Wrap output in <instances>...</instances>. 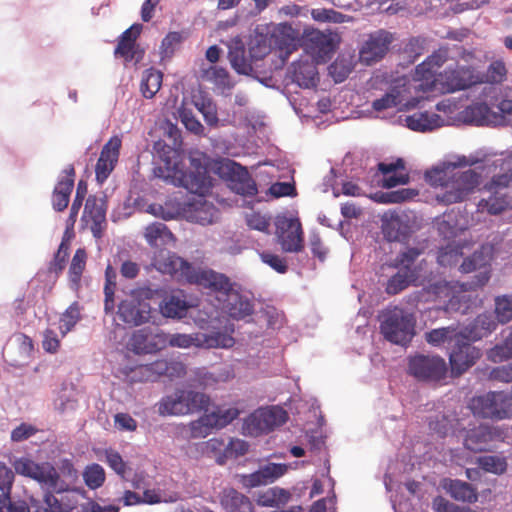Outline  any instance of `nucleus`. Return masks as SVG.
I'll list each match as a JSON object with an SVG mask.
<instances>
[{"mask_svg": "<svg viewBox=\"0 0 512 512\" xmlns=\"http://www.w3.org/2000/svg\"><path fill=\"white\" fill-rule=\"evenodd\" d=\"M122 139L120 136H112L102 147L95 165V178L99 184H103L114 171L120 156Z\"/></svg>", "mask_w": 512, "mask_h": 512, "instance_id": "nucleus-17", "label": "nucleus"}, {"mask_svg": "<svg viewBox=\"0 0 512 512\" xmlns=\"http://www.w3.org/2000/svg\"><path fill=\"white\" fill-rule=\"evenodd\" d=\"M106 211L107 204L103 198L90 195L86 199L81 221L84 222L87 227H89L96 239H100L103 236L104 230L106 229Z\"/></svg>", "mask_w": 512, "mask_h": 512, "instance_id": "nucleus-18", "label": "nucleus"}, {"mask_svg": "<svg viewBox=\"0 0 512 512\" xmlns=\"http://www.w3.org/2000/svg\"><path fill=\"white\" fill-rule=\"evenodd\" d=\"M379 171L385 176L383 179V186L386 188H393L397 185H404L409 182V175L407 173H396L399 170L405 169L403 159L398 158L392 163H379Z\"/></svg>", "mask_w": 512, "mask_h": 512, "instance_id": "nucleus-32", "label": "nucleus"}, {"mask_svg": "<svg viewBox=\"0 0 512 512\" xmlns=\"http://www.w3.org/2000/svg\"><path fill=\"white\" fill-rule=\"evenodd\" d=\"M190 284H196L210 292L215 293L219 300L229 296L237 287V284L220 272L212 269H197Z\"/></svg>", "mask_w": 512, "mask_h": 512, "instance_id": "nucleus-14", "label": "nucleus"}, {"mask_svg": "<svg viewBox=\"0 0 512 512\" xmlns=\"http://www.w3.org/2000/svg\"><path fill=\"white\" fill-rule=\"evenodd\" d=\"M229 60L234 70L243 75H249L253 68L250 61L245 57L243 48H235L229 52Z\"/></svg>", "mask_w": 512, "mask_h": 512, "instance_id": "nucleus-57", "label": "nucleus"}, {"mask_svg": "<svg viewBox=\"0 0 512 512\" xmlns=\"http://www.w3.org/2000/svg\"><path fill=\"white\" fill-rule=\"evenodd\" d=\"M159 307L164 317L181 319L186 316L189 305L183 295L172 294L165 297Z\"/></svg>", "mask_w": 512, "mask_h": 512, "instance_id": "nucleus-37", "label": "nucleus"}, {"mask_svg": "<svg viewBox=\"0 0 512 512\" xmlns=\"http://www.w3.org/2000/svg\"><path fill=\"white\" fill-rule=\"evenodd\" d=\"M505 391H490L471 399L469 408L475 416L494 420L512 417V404Z\"/></svg>", "mask_w": 512, "mask_h": 512, "instance_id": "nucleus-6", "label": "nucleus"}, {"mask_svg": "<svg viewBox=\"0 0 512 512\" xmlns=\"http://www.w3.org/2000/svg\"><path fill=\"white\" fill-rule=\"evenodd\" d=\"M461 119L467 124L483 126L492 121V112L486 103L476 102L467 106L461 112Z\"/></svg>", "mask_w": 512, "mask_h": 512, "instance_id": "nucleus-36", "label": "nucleus"}, {"mask_svg": "<svg viewBox=\"0 0 512 512\" xmlns=\"http://www.w3.org/2000/svg\"><path fill=\"white\" fill-rule=\"evenodd\" d=\"M276 234L285 252L298 253L304 248L303 229L298 218L277 217Z\"/></svg>", "mask_w": 512, "mask_h": 512, "instance_id": "nucleus-12", "label": "nucleus"}, {"mask_svg": "<svg viewBox=\"0 0 512 512\" xmlns=\"http://www.w3.org/2000/svg\"><path fill=\"white\" fill-rule=\"evenodd\" d=\"M446 372V362L439 356L417 355L409 361V373L418 379L440 380Z\"/></svg>", "mask_w": 512, "mask_h": 512, "instance_id": "nucleus-16", "label": "nucleus"}, {"mask_svg": "<svg viewBox=\"0 0 512 512\" xmlns=\"http://www.w3.org/2000/svg\"><path fill=\"white\" fill-rule=\"evenodd\" d=\"M400 105H402V99L400 91L397 88H392L388 93L374 100L372 103V107L376 111H383Z\"/></svg>", "mask_w": 512, "mask_h": 512, "instance_id": "nucleus-58", "label": "nucleus"}, {"mask_svg": "<svg viewBox=\"0 0 512 512\" xmlns=\"http://www.w3.org/2000/svg\"><path fill=\"white\" fill-rule=\"evenodd\" d=\"M288 469L289 465L287 464L268 463L253 473L241 475L240 483L247 489L265 486L284 476Z\"/></svg>", "mask_w": 512, "mask_h": 512, "instance_id": "nucleus-22", "label": "nucleus"}, {"mask_svg": "<svg viewBox=\"0 0 512 512\" xmlns=\"http://www.w3.org/2000/svg\"><path fill=\"white\" fill-rule=\"evenodd\" d=\"M81 319L80 308L77 302L72 303L61 315L59 330L62 336L70 332Z\"/></svg>", "mask_w": 512, "mask_h": 512, "instance_id": "nucleus-54", "label": "nucleus"}, {"mask_svg": "<svg viewBox=\"0 0 512 512\" xmlns=\"http://www.w3.org/2000/svg\"><path fill=\"white\" fill-rule=\"evenodd\" d=\"M415 318L402 308L394 307L382 314L380 332L384 338L397 345H406L411 341L415 332Z\"/></svg>", "mask_w": 512, "mask_h": 512, "instance_id": "nucleus-5", "label": "nucleus"}, {"mask_svg": "<svg viewBox=\"0 0 512 512\" xmlns=\"http://www.w3.org/2000/svg\"><path fill=\"white\" fill-rule=\"evenodd\" d=\"M5 496L6 512H71L77 504L72 494L64 492H46L42 499L31 496L28 502H12L9 495Z\"/></svg>", "mask_w": 512, "mask_h": 512, "instance_id": "nucleus-3", "label": "nucleus"}, {"mask_svg": "<svg viewBox=\"0 0 512 512\" xmlns=\"http://www.w3.org/2000/svg\"><path fill=\"white\" fill-rule=\"evenodd\" d=\"M69 244L68 240L64 236L59 248L54 256L53 261L50 263L49 271L55 274H60L65 268L66 258L68 256Z\"/></svg>", "mask_w": 512, "mask_h": 512, "instance_id": "nucleus-61", "label": "nucleus"}, {"mask_svg": "<svg viewBox=\"0 0 512 512\" xmlns=\"http://www.w3.org/2000/svg\"><path fill=\"white\" fill-rule=\"evenodd\" d=\"M117 314L124 323L138 326L149 321L151 307L145 300L130 295L119 303Z\"/></svg>", "mask_w": 512, "mask_h": 512, "instance_id": "nucleus-20", "label": "nucleus"}, {"mask_svg": "<svg viewBox=\"0 0 512 512\" xmlns=\"http://www.w3.org/2000/svg\"><path fill=\"white\" fill-rule=\"evenodd\" d=\"M508 70L503 60L492 61L484 73H478V84L500 85L507 80Z\"/></svg>", "mask_w": 512, "mask_h": 512, "instance_id": "nucleus-39", "label": "nucleus"}, {"mask_svg": "<svg viewBox=\"0 0 512 512\" xmlns=\"http://www.w3.org/2000/svg\"><path fill=\"white\" fill-rule=\"evenodd\" d=\"M105 458L108 466L120 477L124 478L127 472V464L119 452L113 449L105 450Z\"/></svg>", "mask_w": 512, "mask_h": 512, "instance_id": "nucleus-64", "label": "nucleus"}, {"mask_svg": "<svg viewBox=\"0 0 512 512\" xmlns=\"http://www.w3.org/2000/svg\"><path fill=\"white\" fill-rule=\"evenodd\" d=\"M463 256V245L451 242L441 247L437 254V262L443 267L455 266Z\"/></svg>", "mask_w": 512, "mask_h": 512, "instance_id": "nucleus-46", "label": "nucleus"}, {"mask_svg": "<svg viewBox=\"0 0 512 512\" xmlns=\"http://www.w3.org/2000/svg\"><path fill=\"white\" fill-rule=\"evenodd\" d=\"M159 364L158 359L148 364L138 365L131 368L129 379L131 382H155L160 376V370L156 367Z\"/></svg>", "mask_w": 512, "mask_h": 512, "instance_id": "nucleus-42", "label": "nucleus"}, {"mask_svg": "<svg viewBox=\"0 0 512 512\" xmlns=\"http://www.w3.org/2000/svg\"><path fill=\"white\" fill-rule=\"evenodd\" d=\"M495 314L501 324L512 321V296L502 295L495 298Z\"/></svg>", "mask_w": 512, "mask_h": 512, "instance_id": "nucleus-56", "label": "nucleus"}, {"mask_svg": "<svg viewBox=\"0 0 512 512\" xmlns=\"http://www.w3.org/2000/svg\"><path fill=\"white\" fill-rule=\"evenodd\" d=\"M144 236L150 245L155 246L158 239L171 237L172 234L164 223L155 222L145 228Z\"/></svg>", "mask_w": 512, "mask_h": 512, "instance_id": "nucleus-59", "label": "nucleus"}, {"mask_svg": "<svg viewBox=\"0 0 512 512\" xmlns=\"http://www.w3.org/2000/svg\"><path fill=\"white\" fill-rule=\"evenodd\" d=\"M443 93H453L478 84V72L472 66L448 67L437 79Z\"/></svg>", "mask_w": 512, "mask_h": 512, "instance_id": "nucleus-11", "label": "nucleus"}, {"mask_svg": "<svg viewBox=\"0 0 512 512\" xmlns=\"http://www.w3.org/2000/svg\"><path fill=\"white\" fill-rule=\"evenodd\" d=\"M183 38L180 32H169L162 40L160 54L162 58H170L176 47L182 42Z\"/></svg>", "mask_w": 512, "mask_h": 512, "instance_id": "nucleus-63", "label": "nucleus"}, {"mask_svg": "<svg viewBox=\"0 0 512 512\" xmlns=\"http://www.w3.org/2000/svg\"><path fill=\"white\" fill-rule=\"evenodd\" d=\"M240 413L241 411L235 407L227 409L217 408L211 413L205 414V420L208 421L212 427L221 429L235 420Z\"/></svg>", "mask_w": 512, "mask_h": 512, "instance_id": "nucleus-43", "label": "nucleus"}, {"mask_svg": "<svg viewBox=\"0 0 512 512\" xmlns=\"http://www.w3.org/2000/svg\"><path fill=\"white\" fill-rule=\"evenodd\" d=\"M222 309L233 319L240 320L254 311V305L245 296H243L237 288L222 299Z\"/></svg>", "mask_w": 512, "mask_h": 512, "instance_id": "nucleus-27", "label": "nucleus"}, {"mask_svg": "<svg viewBox=\"0 0 512 512\" xmlns=\"http://www.w3.org/2000/svg\"><path fill=\"white\" fill-rule=\"evenodd\" d=\"M461 334L462 332H459L456 328L449 326L432 329L425 334V339L433 346H440L444 343H448L449 346H451L456 341V337Z\"/></svg>", "mask_w": 512, "mask_h": 512, "instance_id": "nucleus-44", "label": "nucleus"}, {"mask_svg": "<svg viewBox=\"0 0 512 512\" xmlns=\"http://www.w3.org/2000/svg\"><path fill=\"white\" fill-rule=\"evenodd\" d=\"M394 38L392 33L386 30H378L371 33L359 50L360 62L372 65L384 58Z\"/></svg>", "mask_w": 512, "mask_h": 512, "instance_id": "nucleus-15", "label": "nucleus"}, {"mask_svg": "<svg viewBox=\"0 0 512 512\" xmlns=\"http://www.w3.org/2000/svg\"><path fill=\"white\" fill-rule=\"evenodd\" d=\"M287 419V412L279 406L261 408L245 418L242 429L247 435L258 436L283 425Z\"/></svg>", "mask_w": 512, "mask_h": 512, "instance_id": "nucleus-9", "label": "nucleus"}, {"mask_svg": "<svg viewBox=\"0 0 512 512\" xmlns=\"http://www.w3.org/2000/svg\"><path fill=\"white\" fill-rule=\"evenodd\" d=\"M454 288L455 287L447 281H438L430 286L429 292L435 295V297L438 299L448 298L446 308L448 310H456V303L459 301V299L458 296L454 294Z\"/></svg>", "mask_w": 512, "mask_h": 512, "instance_id": "nucleus-48", "label": "nucleus"}, {"mask_svg": "<svg viewBox=\"0 0 512 512\" xmlns=\"http://www.w3.org/2000/svg\"><path fill=\"white\" fill-rule=\"evenodd\" d=\"M477 464L485 472L501 475L507 470V460L505 457L497 455L481 456L477 459Z\"/></svg>", "mask_w": 512, "mask_h": 512, "instance_id": "nucleus-51", "label": "nucleus"}, {"mask_svg": "<svg viewBox=\"0 0 512 512\" xmlns=\"http://www.w3.org/2000/svg\"><path fill=\"white\" fill-rule=\"evenodd\" d=\"M195 106L204 117L205 122L210 126H215L218 123L217 108L216 105L206 98H202L201 101H195Z\"/></svg>", "mask_w": 512, "mask_h": 512, "instance_id": "nucleus-60", "label": "nucleus"}, {"mask_svg": "<svg viewBox=\"0 0 512 512\" xmlns=\"http://www.w3.org/2000/svg\"><path fill=\"white\" fill-rule=\"evenodd\" d=\"M273 43L281 52V57H288L297 49V33L287 23L279 24L272 34Z\"/></svg>", "mask_w": 512, "mask_h": 512, "instance_id": "nucleus-31", "label": "nucleus"}, {"mask_svg": "<svg viewBox=\"0 0 512 512\" xmlns=\"http://www.w3.org/2000/svg\"><path fill=\"white\" fill-rule=\"evenodd\" d=\"M141 31V24H133L126 29L119 36L114 55L123 58L125 62L135 61V63H138L141 61L144 56V50L136 43Z\"/></svg>", "mask_w": 512, "mask_h": 512, "instance_id": "nucleus-21", "label": "nucleus"}, {"mask_svg": "<svg viewBox=\"0 0 512 512\" xmlns=\"http://www.w3.org/2000/svg\"><path fill=\"white\" fill-rule=\"evenodd\" d=\"M303 43L305 50L311 54L316 62H325L334 50L331 36L319 30L306 33Z\"/></svg>", "mask_w": 512, "mask_h": 512, "instance_id": "nucleus-23", "label": "nucleus"}, {"mask_svg": "<svg viewBox=\"0 0 512 512\" xmlns=\"http://www.w3.org/2000/svg\"><path fill=\"white\" fill-rule=\"evenodd\" d=\"M509 330V334L502 343L488 350L487 357L490 361L499 363L512 359V327Z\"/></svg>", "mask_w": 512, "mask_h": 512, "instance_id": "nucleus-49", "label": "nucleus"}, {"mask_svg": "<svg viewBox=\"0 0 512 512\" xmlns=\"http://www.w3.org/2000/svg\"><path fill=\"white\" fill-rule=\"evenodd\" d=\"M159 364L156 365L160 370V376H166L169 379L182 378L186 375V366L183 362L176 359H158Z\"/></svg>", "mask_w": 512, "mask_h": 512, "instance_id": "nucleus-50", "label": "nucleus"}, {"mask_svg": "<svg viewBox=\"0 0 512 512\" xmlns=\"http://www.w3.org/2000/svg\"><path fill=\"white\" fill-rule=\"evenodd\" d=\"M441 486L456 501L474 503L478 500L477 490L465 481L446 478Z\"/></svg>", "mask_w": 512, "mask_h": 512, "instance_id": "nucleus-29", "label": "nucleus"}, {"mask_svg": "<svg viewBox=\"0 0 512 512\" xmlns=\"http://www.w3.org/2000/svg\"><path fill=\"white\" fill-rule=\"evenodd\" d=\"M162 77V73L153 68L143 72L140 90L145 98H152L159 91Z\"/></svg>", "mask_w": 512, "mask_h": 512, "instance_id": "nucleus-45", "label": "nucleus"}, {"mask_svg": "<svg viewBox=\"0 0 512 512\" xmlns=\"http://www.w3.org/2000/svg\"><path fill=\"white\" fill-rule=\"evenodd\" d=\"M492 260V247L482 245L473 254L463 260L460 265L462 273L478 271L472 281L459 285L461 291L476 290L483 287L490 279V262Z\"/></svg>", "mask_w": 512, "mask_h": 512, "instance_id": "nucleus-7", "label": "nucleus"}, {"mask_svg": "<svg viewBox=\"0 0 512 512\" xmlns=\"http://www.w3.org/2000/svg\"><path fill=\"white\" fill-rule=\"evenodd\" d=\"M291 493L281 487L275 486L260 492L257 496V504L262 507H276L285 506L291 499Z\"/></svg>", "mask_w": 512, "mask_h": 512, "instance_id": "nucleus-38", "label": "nucleus"}, {"mask_svg": "<svg viewBox=\"0 0 512 512\" xmlns=\"http://www.w3.org/2000/svg\"><path fill=\"white\" fill-rule=\"evenodd\" d=\"M480 160L475 156H456L425 172L426 182L440 191L436 200L445 205L464 201L479 185L480 174L474 170L460 171L459 168L471 167Z\"/></svg>", "mask_w": 512, "mask_h": 512, "instance_id": "nucleus-1", "label": "nucleus"}, {"mask_svg": "<svg viewBox=\"0 0 512 512\" xmlns=\"http://www.w3.org/2000/svg\"><path fill=\"white\" fill-rule=\"evenodd\" d=\"M382 232L385 238L392 241L403 240L408 232V227L396 212L386 213L382 219Z\"/></svg>", "mask_w": 512, "mask_h": 512, "instance_id": "nucleus-33", "label": "nucleus"}, {"mask_svg": "<svg viewBox=\"0 0 512 512\" xmlns=\"http://www.w3.org/2000/svg\"><path fill=\"white\" fill-rule=\"evenodd\" d=\"M166 347L189 348L191 346L201 348L199 333L196 334H169L165 332Z\"/></svg>", "mask_w": 512, "mask_h": 512, "instance_id": "nucleus-52", "label": "nucleus"}, {"mask_svg": "<svg viewBox=\"0 0 512 512\" xmlns=\"http://www.w3.org/2000/svg\"><path fill=\"white\" fill-rule=\"evenodd\" d=\"M199 339L201 342V348H231L235 340L234 338L226 333L221 331L212 332L210 334H201L199 333Z\"/></svg>", "mask_w": 512, "mask_h": 512, "instance_id": "nucleus-47", "label": "nucleus"}, {"mask_svg": "<svg viewBox=\"0 0 512 512\" xmlns=\"http://www.w3.org/2000/svg\"><path fill=\"white\" fill-rule=\"evenodd\" d=\"M172 156L164 157L165 178H172L178 182V185L185 187L192 193L203 195L211 187V178L205 168L199 169L196 173L185 172L182 163L179 160V154L176 150L169 148Z\"/></svg>", "mask_w": 512, "mask_h": 512, "instance_id": "nucleus-4", "label": "nucleus"}, {"mask_svg": "<svg viewBox=\"0 0 512 512\" xmlns=\"http://www.w3.org/2000/svg\"><path fill=\"white\" fill-rule=\"evenodd\" d=\"M13 467L17 474L51 486H55L59 478L55 468L49 463L38 464L26 457L16 459Z\"/></svg>", "mask_w": 512, "mask_h": 512, "instance_id": "nucleus-19", "label": "nucleus"}, {"mask_svg": "<svg viewBox=\"0 0 512 512\" xmlns=\"http://www.w3.org/2000/svg\"><path fill=\"white\" fill-rule=\"evenodd\" d=\"M83 479L87 487L93 490L98 489L105 482V471L101 465L93 463L85 468Z\"/></svg>", "mask_w": 512, "mask_h": 512, "instance_id": "nucleus-53", "label": "nucleus"}, {"mask_svg": "<svg viewBox=\"0 0 512 512\" xmlns=\"http://www.w3.org/2000/svg\"><path fill=\"white\" fill-rule=\"evenodd\" d=\"M417 279L418 273L416 269H399V271L388 280L385 291L390 295H396L406 289L410 284H413Z\"/></svg>", "mask_w": 512, "mask_h": 512, "instance_id": "nucleus-40", "label": "nucleus"}, {"mask_svg": "<svg viewBox=\"0 0 512 512\" xmlns=\"http://www.w3.org/2000/svg\"><path fill=\"white\" fill-rule=\"evenodd\" d=\"M481 350L471 344V339L461 334L450 346L449 363L453 376H460L481 357Z\"/></svg>", "mask_w": 512, "mask_h": 512, "instance_id": "nucleus-10", "label": "nucleus"}, {"mask_svg": "<svg viewBox=\"0 0 512 512\" xmlns=\"http://www.w3.org/2000/svg\"><path fill=\"white\" fill-rule=\"evenodd\" d=\"M496 172L491 180L485 185L489 191H497L498 189L507 188L512 182V156L497 159L494 161Z\"/></svg>", "mask_w": 512, "mask_h": 512, "instance_id": "nucleus-30", "label": "nucleus"}, {"mask_svg": "<svg viewBox=\"0 0 512 512\" xmlns=\"http://www.w3.org/2000/svg\"><path fill=\"white\" fill-rule=\"evenodd\" d=\"M53 191L52 205L56 211H63L67 208L70 200V194L74 187L75 169L73 165L67 166Z\"/></svg>", "mask_w": 512, "mask_h": 512, "instance_id": "nucleus-25", "label": "nucleus"}, {"mask_svg": "<svg viewBox=\"0 0 512 512\" xmlns=\"http://www.w3.org/2000/svg\"><path fill=\"white\" fill-rule=\"evenodd\" d=\"M87 252L84 248H78L72 258L68 279L71 289L77 291L80 288L82 274L86 267Z\"/></svg>", "mask_w": 512, "mask_h": 512, "instance_id": "nucleus-41", "label": "nucleus"}, {"mask_svg": "<svg viewBox=\"0 0 512 512\" xmlns=\"http://www.w3.org/2000/svg\"><path fill=\"white\" fill-rule=\"evenodd\" d=\"M292 78L294 82L304 88L315 87L319 80L315 64L308 61H299L293 64Z\"/></svg>", "mask_w": 512, "mask_h": 512, "instance_id": "nucleus-35", "label": "nucleus"}, {"mask_svg": "<svg viewBox=\"0 0 512 512\" xmlns=\"http://www.w3.org/2000/svg\"><path fill=\"white\" fill-rule=\"evenodd\" d=\"M158 269L180 281L188 283H191L192 277L197 270L189 262L175 254H169L163 261L158 262Z\"/></svg>", "mask_w": 512, "mask_h": 512, "instance_id": "nucleus-26", "label": "nucleus"}, {"mask_svg": "<svg viewBox=\"0 0 512 512\" xmlns=\"http://www.w3.org/2000/svg\"><path fill=\"white\" fill-rule=\"evenodd\" d=\"M220 504L225 512H255L250 498L234 488L223 489Z\"/></svg>", "mask_w": 512, "mask_h": 512, "instance_id": "nucleus-28", "label": "nucleus"}, {"mask_svg": "<svg viewBox=\"0 0 512 512\" xmlns=\"http://www.w3.org/2000/svg\"><path fill=\"white\" fill-rule=\"evenodd\" d=\"M406 125L413 131H430L442 125L443 119L436 113L415 112L405 119Z\"/></svg>", "mask_w": 512, "mask_h": 512, "instance_id": "nucleus-34", "label": "nucleus"}, {"mask_svg": "<svg viewBox=\"0 0 512 512\" xmlns=\"http://www.w3.org/2000/svg\"><path fill=\"white\" fill-rule=\"evenodd\" d=\"M219 175L228 182L229 188L244 197H253L258 193L255 180L246 167L233 160H223L218 166Z\"/></svg>", "mask_w": 512, "mask_h": 512, "instance_id": "nucleus-8", "label": "nucleus"}, {"mask_svg": "<svg viewBox=\"0 0 512 512\" xmlns=\"http://www.w3.org/2000/svg\"><path fill=\"white\" fill-rule=\"evenodd\" d=\"M165 332L144 327L134 331L129 339L128 347L135 354H153L166 348Z\"/></svg>", "mask_w": 512, "mask_h": 512, "instance_id": "nucleus-13", "label": "nucleus"}, {"mask_svg": "<svg viewBox=\"0 0 512 512\" xmlns=\"http://www.w3.org/2000/svg\"><path fill=\"white\" fill-rule=\"evenodd\" d=\"M179 117L181 119V122L186 127L187 130L190 132L201 135L204 132V127L200 123V121L195 117L193 112L190 109H187L185 107L179 108Z\"/></svg>", "mask_w": 512, "mask_h": 512, "instance_id": "nucleus-62", "label": "nucleus"}, {"mask_svg": "<svg viewBox=\"0 0 512 512\" xmlns=\"http://www.w3.org/2000/svg\"><path fill=\"white\" fill-rule=\"evenodd\" d=\"M205 78L221 90H229L233 87L228 71L221 67L213 66L206 70Z\"/></svg>", "mask_w": 512, "mask_h": 512, "instance_id": "nucleus-55", "label": "nucleus"}, {"mask_svg": "<svg viewBox=\"0 0 512 512\" xmlns=\"http://www.w3.org/2000/svg\"><path fill=\"white\" fill-rule=\"evenodd\" d=\"M209 402V397L204 393L176 389L172 394L162 397L157 408L161 416H181L206 410Z\"/></svg>", "mask_w": 512, "mask_h": 512, "instance_id": "nucleus-2", "label": "nucleus"}, {"mask_svg": "<svg viewBox=\"0 0 512 512\" xmlns=\"http://www.w3.org/2000/svg\"><path fill=\"white\" fill-rule=\"evenodd\" d=\"M495 437L496 430L493 427L481 424L466 430L463 444L471 452H486L490 450L491 443L495 440Z\"/></svg>", "mask_w": 512, "mask_h": 512, "instance_id": "nucleus-24", "label": "nucleus"}]
</instances>
